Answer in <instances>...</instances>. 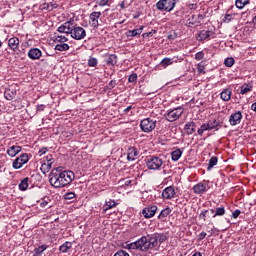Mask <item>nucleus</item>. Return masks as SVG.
Segmentation results:
<instances>
[{
	"label": "nucleus",
	"mask_w": 256,
	"mask_h": 256,
	"mask_svg": "<svg viewBox=\"0 0 256 256\" xmlns=\"http://www.w3.org/2000/svg\"><path fill=\"white\" fill-rule=\"evenodd\" d=\"M75 179L73 171L63 170L62 167L54 168L49 174V183L55 189L71 185Z\"/></svg>",
	"instance_id": "obj_1"
},
{
	"label": "nucleus",
	"mask_w": 256,
	"mask_h": 256,
	"mask_svg": "<svg viewBox=\"0 0 256 256\" xmlns=\"http://www.w3.org/2000/svg\"><path fill=\"white\" fill-rule=\"evenodd\" d=\"M141 239L144 251H149V249H155V247L159 245L157 235L155 233L147 236H142Z\"/></svg>",
	"instance_id": "obj_2"
},
{
	"label": "nucleus",
	"mask_w": 256,
	"mask_h": 256,
	"mask_svg": "<svg viewBox=\"0 0 256 256\" xmlns=\"http://www.w3.org/2000/svg\"><path fill=\"white\" fill-rule=\"evenodd\" d=\"M155 127H157V120L153 118H145L140 122V129L143 133H152L155 131Z\"/></svg>",
	"instance_id": "obj_3"
},
{
	"label": "nucleus",
	"mask_w": 256,
	"mask_h": 256,
	"mask_svg": "<svg viewBox=\"0 0 256 256\" xmlns=\"http://www.w3.org/2000/svg\"><path fill=\"white\" fill-rule=\"evenodd\" d=\"M146 165L151 171H159L165 165V162L157 156H152L147 160Z\"/></svg>",
	"instance_id": "obj_4"
},
{
	"label": "nucleus",
	"mask_w": 256,
	"mask_h": 256,
	"mask_svg": "<svg viewBox=\"0 0 256 256\" xmlns=\"http://www.w3.org/2000/svg\"><path fill=\"white\" fill-rule=\"evenodd\" d=\"M70 35L72 39H75L76 41H81L82 39H85V37H87V31H85L83 27L73 24Z\"/></svg>",
	"instance_id": "obj_5"
},
{
	"label": "nucleus",
	"mask_w": 256,
	"mask_h": 256,
	"mask_svg": "<svg viewBox=\"0 0 256 256\" xmlns=\"http://www.w3.org/2000/svg\"><path fill=\"white\" fill-rule=\"evenodd\" d=\"M156 7L158 11H173L175 9V0H159Z\"/></svg>",
	"instance_id": "obj_6"
},
{
	"label": "nucleus",
	"mask_w": 256,
	"mask_h": 256,
	"mask_svg": "<svg viewBox=\"0 0 256 256\" xmlns=\"http://www.w3.org/2000/svg\"><path fill=\"white\" fill-rule=\"evenodd\" d=\"M183 115V109L181 107L174 108L172 110H168L167 114L165 115V119L170 123L173 121H177L179 117Z\"/></svg>",
	"instance_id": "obj_7"
},
{
	"label": "nucleus",
	"mask_w": 256,
	"mask_h": 256,
	"mask_svg": "<svg viewBox=\"0 0 256 256\" xmlns=\"http://www.w3.org/2000/svg\"><path fill=\"white\" fill-rule=\"evenodd\" d=\"M26 163H29V154L24 153L14 160L12 167L13 169H21Z\"/></svg>",
	"instance_id": "obj_8"
},
{
	"label": "nucleus",
	"mask_w": 256,
	"mask_h": 256,
	"mask_svg": "<svg viewBox=\"0 0 256 256\" xmlns=\"http://www.w3.org/2000/svg\"><path fill=\"white\" fill-rule=\"evenodd\" d=\"M123 247H124V249H128V251H131L134 249H138V251H145V249L143 247L142 238H140L139 240L132 242L130 244H126Z\"/></svg>",
	"instance_id": "obj_9"
},
{
	"label": "nucleus",
	"mask_w": 256,
	"mask_h": 256,
	"mask_svg": "<svg viewBox=\"0 0 256 256\" xmlns=\"http://www.w3.org/2000/svg\"><path fill=\"white\" fill-rule=\"evenodd\" d=\"M241 119H243V114L241 111H238L230 115L229 123L232 127H235V125H239V123H241Z\"/></svg>",
	"instance_id": "obj_10"
},
{
	"label": "nucleus",
	"mask_w": 256,
	"mask_h": 256,
	"mask_svg": "<svg viewBox=\"0 0 256 256\" xmlns=\"http://www.w3.org/2000/svg\"><path fill=\"white\" fill-rule=\"evenodd\" d=\"M155 213H157V206H148L142 211V215L145 217V219H151V217H155Z\"/></svg>",
	"instance_id": "obj_11"
},
{
	"label": "nucleus",
	"mask_w": 256,
	"mask_h": 256,
	"mask_svg": "<svg viewBox=\"0 0 256 256\" xmlns=\"http://www.w3.org/2000/svg\"><path fill=\"white\" fill-rule=\"evenodd\" d=\"M73 29V23L71 21L65 22L60 27H58L59 33H66L67 35H71V31Z\"/></svg>",
	"instance_id": "obj_12"
},
{
	"label": "nucleus",
	"mask_w": 256,
	"mask_h": 256,
	"mask_svg": "<svg viewBox=\"0 0 256 256\" xmlns=\"http://www.w3.org/2000/svg\"><path fill=\"white\" fill-rule=\"evenodd\" d=\"M101 17V12H92L89 16V19L91 21V25L94 29H97L99 27V18Z\"/></svg>",
	"instance_id": "obj_13"
},
{
	"label": "nucleus",
	"mask_w": 256,
	"mask_h": 256,
	"mask_svg": "<svg viewBox=\"0 0 256 256\" xmlns=\"http://www.w3.org/2000/svg\"><path fill=\"white\" fill-rule=\"evenodd\" d=\"M43 55V52L39 50V48H32L28 52L29 59H32V61H36L37 59H41V56Z\"/></svg>",
	"instance_id": "obj_14"
},
{
	"label": "nucleus",
	"mask_w": 256,
	"mask_h": 256,
	"mask_svg": "<svg viewBox=\"0 0 256 256\" xmlns=\"http://www.w3.org/2000/svg\"><path fill=\"white\" fill-rule=\"evenodd\" d=\"M214 35H215V32H213L212 30H202L199 32L197 39L198 41H205V39H209Z\"/></svg>",
	"instance_id": "obj_15"
},
{
	"label": "nucleus",
	"mask_w": 256,
	"mask_h": 256,
	"mask_svg": "<svg viewBox=\"0 0 256 256\" xmlns=\"http://www.w3.org/2000/svg\"><path fill=\"white\" fill-rule=\"evenodd\" d=\"M163 199H173L175 197V187L169 186L162 192Z\"/></svg>",
	"instance_id": "obj_16"
},
{
	"label": "nucleus",
	"mask_w": 256,
	"mask_h": 256,
	"mask_svg": "<svg viewBox=\"0 0 256 256\" xmlns=\"http://www.w3.org/2000/svg\"><path fill=\"white\" fill-rule=\"evenodd\" d=\"M192 191L195 195H203V193H207V186L200 182L193 186Z\"/></svg>",
	"instance_id": "obj_17"
},
{
	"label": "nucleus",
	"mask_w": 256,
	"mask_h": 256,
	"mask_svg": "<svg viewBox=\"0 0 256 256\" xmlns=\"http://www.w3.org/2000/svg\"><path fill=\"white\" fill-rule=\"evenodd\" d=\"M138 156H139V151H137V148L135 147L128 148V155H127L128 161H135V159H137Z\"/></svg>",
	"instance_id": "obj_18"
},
{
	"label": "nucleus",
	"mask_w": 256,
	"mask_h": 256,
	"mask_svg": "<svg viewBox=\"0 0 256 256\" xmlns=\"http://www.w3.org/2000/svg\"><path fill=\"white\" fill-rule=\"evenodd\" d=\"M21 151H22L21 146H10L7 149V155H9V157H15L16 155H19Z\"/></svg>",
	"instance_id": "obj_19"
},
{
	"label": "nucleus",
	"mask_w": 256,
	"mask_h": 256,
	"mask_svg": "<svg viewBox=\"0 0 256 256\" xmlns=\"http://www.w3.org/2000/svg\"><path fill=\"white\" fill-rule=\"evenodd\" d=\"M195 129H197V124L191 121L185 124L184 130L186 131L187 135H193L195 133Z\"/></svg>",
	"instance_id": "obj_20"
},
{
	"label": "nucleus",
	"mask_w": 256,
	"mask_h": 256,
	"mask_svg": "<svg viewBox=\"0 0 256 256\" xmlns=\"http://www.w3.org/2000/svg\"><path fill=\"white\" fill-rule=\"evenodd\" d=\"M8 46L12 51H17L19 49V38L13 37L8 40Z\"/></svg>",
	"instance_id": "obj_21"
},
{
	"label": "nucleus",
	"mask_w": 256,
	"mask_h": 256,
	"mask_svg": "<svg viewBox=\"0 0 256 256\" xmlns=\"http://www.w3.org/2000/svg\"><path fill=\"white\" fill-rule=\"evenodd\" d=\"M231 95H232L231 88H225L220 93V99H222V101H230L231 100Z\"/></svg>",
	"instance_id": "obj_22"
},
{
	"label": "nucleus",
	"mask_w": 256,
	"mask_h": 256,
	"mask_svg": "<svg viewBox=\"0 0 256 256\" xmlns=\"http://www.w3.org/2000/svg\"><path fill=\"white\" fill-rule=\"evenodd\" d=\"M210 213L213 215L212 217H223V215H225V207L221 206L216 208V210L214 211L213 209H210Z\"/></svg>",
	"instance_id": "obj_23"
},
{
	"label": "nucleus",
	"mask_w": 256,
	"mask_h": 256,
	"mask_svg": "<svg viewBox=\"0 0 256 256\" xmlns=\"http://www.w3.org/2000/svg\"><path fill=\"white\" fill-rule=\"evenodd\" d=\"M143 33V26H140L138 29L128 30L126 32L127 37H137Z\"/></svg>",
	"instance_id": "obj_24"
},
{
	"label": "nucleus",
	"mask_w": 256,
	"mask_h": 256,
	"mask_svg": "<svg viewBox=\"0 0 256 256\" xmlns=\"http://www.w3.org/2000/svg\"><path fill=\"white\" fill-rule=\"evenodd\" d=\"M17 95V92L11 90V89H6L4 92V97L7 99V101H13L15 99V96Z\"/></svg>",
	"instance_id": "obj_25"
},
{
	"label": "nucleus",
	"mask_w": 256,
	"mask_h": 256,
	"mask_svg": "<svg viewBox=\"0 0 256 256\" xmlns=\"http://www.w3.org/2000/svg\"><path fill=\"white\" fill-rule=\"evenodd\" d=\"M181 155H183V151H181V149H179V148L172 151L171 152L172 161H179V159H181Z\"/></svg>",
	"instance_id": "obj_26"
},
{
	"label": "nucleus",
	"mask_w": 256,
	"mask_h": 256,
	"mask_svg": "<svg viewBox=\"0 0 256 256\" xmlns=\"http://www.w3.org/2000/svg\"><path fill=\"white\" fill-rule=\"evenodd\" d=\"M217 163H219L217 156H212L208 162L207 171H211V169H213Z\"/></svg>",
	"instance_id": "obj_27"
},
{
	"label": "nucleus",
	"mask_w": 256,
	"mask_h": 256,
	"mask_svg": "<svg viewBox=\"0 0 256 256\" xmlns=\"http://www.w3.org/2000/svg\"><path fill=\"white\" fill-rule=\"evenodd\" d=\"M250 91H253V86L244 84L240 87V95H247Z\"/></svg>",
	"instance_id": "obj_28"
},
{
	"label": "nucleus",
	"mask_w": 256,
	"mask_h": 256,
	"mask_svg": "<svg viewBox=\"0 0 256 256\" xmlns=\"http://www.w3.org/2000/svg\"><path fill=\"white\" fill-rule=\"evenodd\" d=\"M72 247L73 243L65 242L63 245L59 247V251H61V253H67V251H69V249H71Z\"/></svg>",
	"instance_id": "obj_29"
},
{
	"label": "nucleus",
	"mask_w": 256,
	"mask_h": 256,
	"mask_svg": "<svg viewBox=\"0 0 256 256\" xmlns=\"http://www.w3.org/2000/svg\"><path fill=\"white\" fill-rule=\"evenodd\" d=\"M55 51H69V44L60 42V44L55 46Z\"/></svg>",
	"instance_id": "obj_30"
},
{
	"label": "nucleus",
	"mask_w": 256,
	"mask_h": 256,
	"mask_svg": "<svg viewBox=\"0 0 256 256\" xmlns=\"http://www.w3.org/2000/svg\"><path fill=\"white\" fill-rule=\"evenodd\" d=\"M28 187H29V178H24L19 184V189L20 191H27Z\"/></svg>",
	"instance_id": "obj_31"
},
{
	"label": "nucleus",
	"mask_w": 256,
	"mask_h": 256,
	"mask_svg": "<svg viewBox=\"0 0 256 256\" xmlns=\"http://www.w3.org/2000/svg\"><path fill=\"white\" fill-rule=\"evenodd\" d=\"M106 63L107 65H112V66L117 65V55L110 54L108 56V59L106 60Z\"/></svg>",
	"instance_id": "obj_32"
},
{
	"label": "nucleus",
	"mask_w": 256,
	"mask_h": 256,
	"mask_svg": "<svg viewBox=\"0 0 256 256\" xmlns=\"http://www.w3.org/2000/svg\"><path fill=\"white\" fill-rule=\"evenodd\" d=\"M169 215H171V208L167 207L160 212L158 219H165V217H169Z\"/></svg>",
	"instance_id": "obj_33"
},
{
	"label": "nucleus",
	"mask_w": 256,
	"mask_h": 256,
	"mask_svg": "<svg viewBox=\"0 0 256 256\" xmlns=\"http://www.w3.org/2000/svg\"><path fill=\"white\" fill-rule=\"evenodd\" d=\"M208 126L210 131H212V129H216V131H219V127H221V122H219L218 120H214L213 122H208Z\"/></svg>",
	"instance_id": "obj_34"
},
{
	"label": "nucleus",
	"mask_w": 256,
	"mask_h": 256,
	"mask_svg": "<svg viewBox=\"0 0 256 256\" xmlns=\"http://www.w3.org/2000/svg\"><path fill=\"white\" fill-rule=\"evenodd\" d=\"M52 165H53V162L43 163L40 168L42 173H49V171H51Z\"/></svg>",
	"instance_id": "obj_35"
},
{
	"label": "nucleus",
	"mask_w": 256,
	"mask_h": 256,
	"mask_svg": "<svg viewBox=\"0 0 256 256\" xmlns=\"http://www.w3.org/2000/svg\"><path fill=\"white\" fill-rule=\"evenodd\" d=\"M47 251V246L46 245H41L37 248L34 249V254L41 256L43 255V252Z\"/></svg>",
	"instance_id": "obj_36"
},
{
	"label": "nucleus",
	"mask_w": 256,
	"mask_h": 256,
	"mask_svg": "<svg viewBox=\"0 0 256 256\" xmlns=\"http://www.w3.org/2000/svg\"><path fill=\"white\" fill-rule=\"evenodd\" d=\"M235 5L237 9H243L245 5H249V0H236Z\"/></svg>",
	"instance_id": "obj_37"
},
{
	"label": "nucleus",
	"mask_w": 256,
	"mask_h": 256,
	"mask_svg": "<svg viewBox=\"0 0 256 256\" xmlns=\"http://www.w3.org/2000/svg\"><path fill=\"white\" fill-rule=\"evenodd\" d=\"M205 131H211L208 123L202 124L200 126V128L198 129L197 133H198V135H203V133H205Z\"/></svg>",
	"instance_id": "obj_38"
},
{
	"label": "nucleus",
	"mask_w": 256,
	"mask_h": 256,
	"mask_svg": "<svg viewBox=\"0 0 256 256\" xmlns=\"http://www.w3.org/2000/svg\"><path fill=\"white\" fill-rule=\"evenodd\" d=\"M117 203L115 201H108L104 205V211H109V209H113V207H116Z\"/></svg>",
	"instance_id": "obj_39"
},
{
	"label": "nucleus",
	"mask_w": 256,
	"mask_h": 256,
	"mask_svg": "<svg viewBox=\"0 0 256 256\" xmlns=\"http://www.w3.org/2000/svg\"><path fill=\"white\" fill-rule=\"evenodd\" d=\"M161 67H169V65H173V61L171 58H164L161 62H160Z\"/></svg>",
	"instance_id": "obj_40"
},
{
	"label": "nucleus",
	"mask_w": 256,
	"mask_h": 256,
	"mask_svg": "<svg viewBox=\"0 0 256 256\" xmlns=\"http://www.w3.org/2000/svg\"><path fill=\"white\" fill-rule=\"evenodd\" d=\"M98 64H99V61L97 60V58L90 57L88 59V67H97Z\"/></svg>",
	"instance_id": "obj_41"
},
{
	"label": "nucleus",
	"mask_w": 256,
	"mask_h": 256,
	"mask_svg": "<svg viewBox=\"0 0 256 256\" xmlns=\"http://www.w3.org/2000/svg\"><path fill=\"white\" fill-rule=\"evenodd\" d=\"M224 65H226V67H233V65H235V59L232 57L226 58L224 60Z\"/></svg>",
	"instance_id": "obj_42"
},
{
	"label": "nucleus",
	"mask_w": 256,
	"mask_h": 256,
	"mask_svg": "<svg viewBox=\"0 0 256 256\" xmlns=\"http://www.w3.org/2000/svg\"><path fill=\"white\" fill-rule=\"evenodd\" d=\"M155 234H156V239L158 243H165V240L167 239V236L165 234H159V233H155Z\"/></svg>",
	"instance_id": "obj_43"
},
{
	"label": "nucleus",
	"mask_w": 256,
	"mask_h": 256,
	"mask_svg": "<svg viewBox=\"0 0 256 256\" xmlns=\"http://www.w3.org/2000/svg\"><path fill=\"white\" fill-rule=\"evenodd\" d=\"M55 41L57 43H67V41H69V40L67 39V37H65L63 35H58L55 37Z\"/></svg>",
	"instance_id": "obj_44"
},
{
	"label": "nucleus",
	"mask_w": 256,
	"mask_h": 256,
	"mask_svg": "<svg viewBox=\"0 0 256 256\" xmlns=\"http://www.w3.org/2000/svg\"><path fill=\"white\" fill-rule=\"evenodd\" d=\"M96 4L99 5V7H105L106 5H109V0H95Z\"/></svg>",
	"instance_id": "obj_45"
},
{
	"label": "nucleus",
	"mask_w": 256,
	"mask_h": 256,
	"mask_svg": "<svg viewBox=\"0 0 256 256\" xmlns=\"http://www.w3.org/2000/svg\"><path fill=\"white\" fill-rule=\"evenodd\" d=\"M64 199L68 200V201H71V199H75V193L73 192H67L65 195H64Z\"/></svg>",
	"instance_id": "obj_46"
},
{
	"label": "nucleus",
	"mask_w": 256,
	"mask_h": 256,
	"mask_svg": "<svg viewBox=\"0 0 256 256\" xmlns=\"http://www.w3.org/2000/svg\"><path fill=\"white\" fill-rule=\"evenodd\" d=\"M129 83H137V74L133 73L128 78Z\"/></svg>",
	"instance_id": "obj_47"
},
{
	"label": "nucleus",
	"mask_w": 256,
	"mask_h": 256,
	"mask_svg": "<svg viewBox=\"0 0 256 256\" xmlns=\"http://www.w3.org/2000/svg\"><path fill=\"white\" fill-rule=\"evenodd\" d=\"M47 9H48V11H53V9H57V3H55V2L48 3Z\"/></svg>",
	"instance_id": "obj_48"
},
{
	"label": "nucleus",
	"mask_w": 256,
	"mask_h": 256,
	"mask_svg": "<svg viewBox=\"0 0 256 256\" xmlns=\"http://www.w3.org/2000/svg\"><path fill=\"white\" fill-rule=\"evenodd\" d=\"M209 213V210H204L200 213L199 219H202L203 221H206L207 214Z\"/></svg>",
	"instance_id": "obj_49"
},
{
	"label": "nucleus",
	"mask_w": 256,
	"mask_h": 256,
	"mask_svg": "<svg viewBox=\"0 0 256 256\" xmlns=\"http://www.w3.org/2000/svg\"><path fill=\"white\" fill-rule=\"evenodd\" d=\"M203 57H205V53H203V52H197L195 55L196 61H201V59H203Z\"/></svg>",
	"instance_id": "obj_50"
},
{
	"label": "nucleus",
	"mask_w": 256,
	"mask_h": 256,
	"mask_svg": "<svg viewBox=\"0 0 256 256\" xmlns=\"http://www.w3.org/2000/svg\"><path fill=\"white\" fill-rule=\"evenodd\" d=\"M117 85V81L111 80L108 84V89H114V87Z\"/></svg>",
	"instance_id": "obj_51"
},
{
	"label": "nucleus",
	"mask_w": 256,
	"mask_h": 256,
	"mask_svg": "<svg viewBox=\"0 0 256 256\" xmlns=\"http://www.w3.org/2000/svg\"><path fill=\"white\" fill-rule=\"evenodd\" d=\"M168 39H170V41L177 39V33H175V32L170 33L168 35Z\"/></svg>",
	"instance_id": "obj_52"
},
{
	"label": "nucleus",
	"mask_w": 256,
	"mask_h": 256,
	"mask_svg": "<svg viewBox=\"0 0 256 256\" xmlns=\"http://www.w3.org/2000/svg\"><path fill=\"white\" fill-rule=\"evenodd\" d=\"M205 237H207V232H201V233L198 235V240H199V241H203V239H205Z\"/></svg>",
	"instance_id": "obj_53"
},
{
	"label": "nucleus",
	"mask_w": 256,
	"mask_h": 256,
	"mask_svg": "<svg viewBox=\"0 0 256 256\" xmlns=\"http://www.w3.org/2000/svg\"><path fill=\"white\" fill-rule=\"evenodd\" d=\"M239 215H241V210L237 209L232 213V217L234 219H237V217H239Z\"/></svg>",
	"instance_id": "obj_54"
},
{
	"label": "nucleus",
	"mask_w": 256,
	"mask_h": 256,
	"mask_svg": "<svg viewBox=\"0 0 256 256\" xmlns=\"http://www.w3.org/2000/svg\"><path fill=\"white\" fill-rule=\"evenodd\" d=\"M49 205V201L46 199H43L40 203V207H47Z\"/></svg>",
	"instance_id": "obj_55"
},
{
	"label": "nucleus",
	"mask_w": 256,
	"mask_h": 256,
	"mask_svg": "<svg viewBox=\"0 0 256 256\" xmlns=\"http://www.w3.org/2000/svg\"><path fill=\"white\" fill-rule=\"evenodd\" d=\"M37 111H45V105H43V104L38 105Z\"/></svg>",
	"instance_id": "obj_56"
},
{
	"label": "nucleus",
	"mask_w": 256,
	"mask_h": 256,
	"mask_svg": "<svg viewBox=\"0 0 256 256\" xmlns=\"http://www.w3.org/2000/svg\"><path fill=\"white\" fill-rule=\"evenodd\" d=\"M47 163H53V156L52 155H48L46 157Z\"/></svg>",
	"instance_id": "obj_57"
},
{
	"label": "nucleus",
	"mask_w": 256,
	"mask_h": 256,
	"mask_svg": "<svg viewBox=\"0 0 256 256\" xmlns=\"http://www.w3.org/2000/svg\"><path fill=\"white\" fill-rule=\"evenodd\" d=\"M45 153H47V148H42L39 150L40 155H45Z\"/></svg>",
	"instance_id": "obj_58"
},
{
	"label": "nucleus",
	"mask_w": 256,
	"mask_h": 256,
	"mask_svg": "<svg viewBox=\"0 0 256 256\" xmlns=\"http://www.w3.org/2000/svg\"><path fill=\"white\" fill-rule=\"evenodd\" d=\"M152 33L153 32H147V33H144L143 35H142V37H151V35H152Z\"/></svg>",
	"instance_id": "obj_59"
},
{
	"label": "nucleus",
	"mask_w": 256,
	"mask_h": 256,
	"mask_svg": "<svg viewBox=\"0 0 256 256\" xmlns=\"http://www.w3.org/2000/svg\"><path fill=\"white\" fill-rule=\"evenodd\" d=\"M133 109V106H128L126 109H124V113H129Z\"/></svg>",
	"instance_id": "obj_60"
},
{
	"label": "nucleus",
	"mask_w": 256,
	"mask_h": 256,
	"mask_svg": "<svg viewBox=\"0 0 256 256\" xmlns=\"http://www.w3.org/2000/svg\"><path fill=\"white\" fill-rule=\"evenodd\" d=\"M252 111H256V102L251 105Z\"/></svg>",
	"instance_id": "obj_61"
},
{
	"label": "nucleus",
	"mask_w": 256,
	"mask_h": 256,
	"mask_svg": "<svg viewBox=\"0 0 256 256\" xmlns=\"http://www.w3.org/2000/svg\"><path fill=\"white\" fill-rule=\"evenodd\" d=\"M121 9H125V1H122L120 4Z\"/></svg>",
	"instance_id": "obj_62"
},
{
	"label": "nucleus",
	"mask_w": 256,
	"mask_h": 256,
	"mask_svg": "<svg viewBox=\"0 0 256 256\" xmlns=\"http://www.w3.org/2000/svg\"><path fill=\"white\" fill-rule=\"evenodd\" d=\"M125 185H131V180H127V181L125 182Z\"/></svg>",
	"instance_id": "obj_63"
},
{
	"label": "nucleus",
	"mask_w": 256,
	"mask_h": 256,
	"mask_svg": "<svg viewBox=\"0 0 256 256\" xmlns=\"http://www.w3.org/2000/svg\"><path fill=\"white\" fill-rule=\"evenodd\" d=\"M198 73H203V68H198Z\"/></svg>",
	"instance_id": "obj_64"
}]
</instances>
